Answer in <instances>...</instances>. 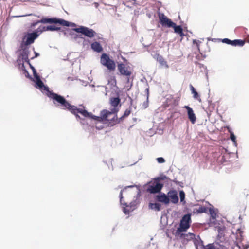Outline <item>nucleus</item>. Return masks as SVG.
I'll return each mask as SVG.
<instances>
[{"label": "nucleus", "instance_id": "nucleus-1", "mask_svg": "<svg viewBox=\"0 0 249 249\" xmlns=\"http://www.w3.org/2000/svg\"><path fill=\"white\" fill-rule=\"evenodd\" d=\"M48 96L53 100L54 104L56 102L59 103L63 107V109H68L71 113L75 115L77 118H80L78 113H80L85 117L91 118L92 113L88 112L85 109L84 107H82V108H77V107L70 104L63 96L53 92H49Z\"/></svg>", "mask_w": 249, "mask_h": 249}, {"label": "nucleus", "instance_id": "nucleus-2", "mask_svg": "<svg viewBox=\"0 0 249 249\" xmlns=\"http://www.w3.org/2000/svg\"><path fill=\"white\" fill-rule=\"evenodd\" d=\"M131 111L132 108L129 107L125 110L124 114L118 119L117 115L114 114L113 112L103 109L101 111L99 116H95L92 114L91 119L99 122H104L107 123L108 126H112L117 124L120 123L125 117H128Z\"/></svg>", "mask_w": 249, "mask_h": 249}, {"label": "nucleus", "instance_id": "nucleus-3", "mask_svg": "<svg viewBox=\"0 0 249 249\" xmlns=\"http://www.w3.org/2000/svg\"><path fill=\"white\" fill-rule=\"evenodd\" d=\"M39 34L37 32L25 33L21 42L20 45L22 47H28L33 44L35 40L38 37Z\"/></svg>", "mask_w": 249, "mask_h": 249}, {"label": "nucleus", "instance_id": "nucleus-4", "mask_svg": "<svg viewBox=\"0 0 249 249\" xmlns=\"http://www.w3.org/2000/svg\"><path fill=\"white\" fill-rule=\"evenodd\" d=\"M39 23H59L60 25H62L63 26H65L69 27L70 26V23L69 22L66 21L62 19H58L56 18H42L40 20H38L35 23H33L32 24V26H35L36 25H37Z\"/></svg>", "mask_w": 249, "mask_h": 249}, {"label": "nucleus", "instance_id": "nucleus-5", "mask_svg": "<svg viewBox=\"0 0 249 249\" xmlns=\"http://www.w3.org/2000/svg\"><path fill=\"white\" fill-rule=\"evenodd\" d=\"M163 187V184L160 183L157 179L148 182L146 185V191L151 194L160 192Z\"/></svg>", "mask_w": 249, "mask_h": 249}, {"label": "nucleus", "instance_id": "nucleus-6", "mask_svg": "<svg viewBox=\"0 0 249 249\" xmlns=\"http://www.w3.org/2000/svg\"><path fill=\"white\" fill-rule=\"evenodd\" d=\"M101 63L106 67L110 71H114L115 70V63L114 61L109 58L108 55L103 53L100 59Z\"/></svg>", "mask_w": 249, "mask_h": 249}, {"label": "nucleus", "instance_id": "nucleus-7", "mask_svg": "<svg viewBox=\"0 0 249 249\" xmlns=\"http://www.w3.org/2000/svg\"><path fill=\"white\" fill-rule=\"evenodd\" d=\"M191 222V214L184 215L180 221V227L178 229V231L179 232L186 231V230L189 228Z\"/></svg>", "mask_w": 249, "mask_h": 249}, {"label": "nucleus", "instance_id": "nucleus-8", "mask_svg": "<svg viewBox=\"0 0 249 249\" xmlns=\"http://www.w3.org/2000/svg\"><path fill=\"white\" fill-rule=\"evenodd\" d=\"M117 69L121 75L126 76L128 78L132 73L131 67L123 63L118 64Z\"/></svg>", "mask_w": 249, "mask_h": 249}, {"label": "nucleus", "instance_id": "nucleus-9", "mask_svg": "<svg viewBox=\"0 0 249 249\" xmlns=\"http://www.w3.org/2000/svg\"><path fill=\"white\" fill-rule=\"evenodd\" d=\"M74 30L77 33H82L85 36L90 38L94 37L95 34V32L93 30L84 26H81L79 28H75Z\"/></svg>", "mask_w": 249, "mask_h": 249}, {"label": "nucleus", "instance_id": "nucleus-10", "mask_svg": "<svg viewBox=\"0 0 249 249\" xmlns=\"http://www.w3.org/2000/svg\"><path fill=\"white\" fill-rule=\"evenodd\" d=\"M20 48L22 51L20 56L22 59V65L23 66V63L24 62L27 63L29 65H30V61L28 58L29 54V48L25 47H22L21 46Z\"/></svg>", "mask_w": 249, "mask_h": 249}, {"label": "nucleus", "instance_id": "nucleus-11", "mask_svg": "<svg viewBox=\"0 0 249 249\" xmlns=\"http://www.w3.org/2000/svg\"><path fill=\"white\" fill-rule=\"evenodd\" d=\"M167 195L171 203L177 204L178 202V197L177 191L175 190H170L168 192Z\"/></svg>", "mask_w": 249, "mask_h": 249}, {"label": "nucleus", "instance_id": "nucleus-12", "mask_svg": "<svg viewBox=\"0 0 249 249\" xmlns=\"http://www.w3.org/2000/svg\"><path fill=\"white\" fill-rule=\"evenodd\" d=\"M155 59L157 61L159 62L160 66L162 68H168L169 66L167 64V62L164 59V58L160 55V54H157L155 56Z\"/></svg>", "mask_w": 249, "mask_h": 249}, {"label": "nucleus", "instance_id": "nucleus-13", "mask_svg": "<svg viewBox=\"0 0 249 249\" xmlns=\"http://www.w3.org/2000/svg\"><path fill=\"white\" fill-rule=\"evenodd\" d=\"M156 197L157 201L163 203L165 205L168 204L170 202V199H169L168 195H166L164 193L157 195Z\"/></svg>", "mask_w": 249, "mask_h": 249}, {"label": "nucleus", "instance_id": "nucleus-14", "mask_svg": "<svg viewBox=\"0 0 249 249\" xmlns=\"http://www.w3.org/2000/svg\"><path fill=\"white\" fill-rule=\"evenodd\" d=\"M184 107L187 110L188 118L189 119L190 121L193 124L195 123V122L196 121V117L194 113L192 108H191L188 106H185Z\"/></svg>", "mask_w": 249, "mask_h": 249}, {"label": "nucleus", "instance_id": "nucleus-15", "mask_svg": "<svg viewBox=\"0 0 249 249\" xmlns=\"http://www.w3.org/2000/svg\"><path fill=\"white\" fill-rule=\"evenodd\" d=\"M196 206H199L198 207L194 208L193 210V213L194 214H199L202 213H206L207 212V208L203 206H199L196 205Z\"/></svg>", "mask_w": 249, "mask_h": 249}, {"label": "nucleus", "instance_id": "nucleus-16", "mask_svg": "<svg viewBox=\"0 0 249 249\" xmlns=\"http://www.w3.org/2000/svg\"><path fill=\"white\" fill-rule=\"evenodd\" d=\"M36 79V88H38L39 89H43V90H47L48 89V88L44 86L43 83L41 80L40 77L39 75H37L35 77H34Z\"/></svg>", "mask_w": 249, "mask_h": 249}, {"label": "nucleus", "instance_id": "nucleus-17", "mask_svg": "<svg viewBox=\"0 0 249 249\" xmlns=\"http://www.w3.org/2000/svg\"><path fill=\"white\" fill-rule=\"evenodd\" d=\"M202 249H222V246L219 245L217 243H213L208 244L207 245L202 246Z\"/></svg>", "mask_w": 249, "mask_h": 249}, {"label": "nucleus", "instance_id": "nucleus-18", "mask_svg": "<svg viewBox=\"0 0 249 249\" xmlns=\"http://www.w3.org/2000/svg\"><path fill=\"white\" fill-rule=\"evenodd\" d=\"M193 241L196 249H198V247H200V248L202 249V246H203V241L201 240L199 236H196Z\"/></svg>", "mask_w": 249, "mask_h": 249}, {"label": "nucleus", "instance_id": "nucleus-19", "mask_svg": "<svg viewBox=\"0 0 249 249\" xmlns=\"http://www.w3.org/2000/svg\"><path fill=\"white\" fill-rule=\"evenodd\" d=\"M91 48L93 50L98 53H100L103 51V48L101 44L96 41L91 44Z\"/></svg>", "mask_w": 249, "mask_h": 249}, {"label": "nucleus", "instance_id": "nucleus-20", "mask_svg": "<svg viewBox=\"0 0 249 249\" xmlns=\"http://www.w3.org/2000/svg\"><path fill=\"white\" fill-rule=\"evenodd\" d=\"M196 235L192 233H188L187 234H182L181 237L185 239L187 241L193 240L195 238Z\"/></svg>", "mask_w": 249, "mask_h": 249}, {"label": "nucleus", "instance_id": "nucleus-21", "mask_svg": "<svg viewBox=\"0 0 249 249\" xmlns=\"http://www.w3.org/2000/svg\"><path fill=\"white\" fill-rule=\"evenodd\" d=\"M120 103V99L119 97H112L110 99V103L111 106L115 107Z\"/></svg>", "mask_w": 249, "mask_h": 249}, {"label": "nucleus", "instance_id": "nucleus-22", "mask_svg": "<svg viewBox=\"0 0 249 249\" xmlns=\"http://www.w3.org/2000/svg\"><path fill=\"white\" fill-rule=\"evenodd\" d=\"M190 89H191L192 93L193 94V97L195 99H197L200 102H201V99L199 95H198V93L196 90V89L194 88V87L192 85H190Z\"/></svg>", "mask_w": 249, "mask_h": 249}, {"label": "nucleus", "instance_id": "nucleus-23", "mask_svg": "<svg viewBox=\"0 0 249 249\" xmlns=\"http://www.w3.org/2000/svg\"><path fill=\"white\" fill-rule=\"evenodd\" d=\"M245 44V40L235 39L232 41V46H243Z\"/></svg>", "mask_w": 249, "mask_h": 249}, {"label": "nucleus", "instance_id": "nucleus-24", "mask_svg": "<svg viewBox=\"0 0 249 249\" xmlns=\"http://www.w3.org/2000/svg\"><path fill=\"white\" fill-rule=\"evenodd\" d=\"M168 100L172 102V104L174 106H177L178 105L180 101V97L174 98L173 96H171L169 98H168Z\"/></svg>", "mask_w": 249, "mask_h": 249}, {"label": "nucleus", "instance_id": "nucleus-25", "mask_svg": "<svg viewBox=\"0 0 249 249\" xmlns=\"http://www.w3.org/2000/svg\"><path fill=\"white\" fill-rule=\"evenodd\" d=\"M159 18L160 20V22L161 25L163 23H164L166 20H168L169 19L168 17L163 13L159 14Z\"/></svg>", "mask_w": 249, "mask_h": 249}, {"label": "nucleus", "instance_id": "nucleus-26", "mask_svg": "<svg viewBox=\"0 0 249 249\" xmlns=\"http://www.w3.org/2000/svg\"><path fill=\"white\" fill-rule=\"evenodd\" d=\"M149 207L151 209H154L156 211H160L161 209V205L159 203H150Z\"/></svg>", "mask_w": 249, "mask_h": 249}, {"label": "nucleus", "instance_id": "nucleus-27", "mask_svg": "<svg viewBox=\"0 0 249 249\" xmlns=\"http://www.w3.org/2000/svg\"><path fill=\"white\" fill-rule=\"evenodd\" d=\"M172 28H173L174 29V32L177 34H182V31H183V29L181 26L180 25H177L175 23V25H173Z\"/></svg>", "mask_w": 249, "mask_h": 249}, {"label": "nucleus", "instance_id": "nucleus-28", "mask_svg": "<svg viewBox=\"0 0 249 249\" xmlns=\"http://www.w3.org/2000/svg\"><path fill=\"white\" fill-rule=\"evenodd\" d=\"M162 25V26L170 28L172 27L173 25H175V23L169 18L168 20H166L164 23H163Z\"/></svg>", "mask_w": 249, "mask_h": 249}, {"label": "nucleus", "instance_id": "nucleus-29", "mask_svg": "<svg viewBox=\"0 0 249 249\" xmlns=\"http://www.w3.org/2000/svg\"><path fill=\"white\" fill-rule=\"evenodd\" d=\"M60 29V27H56L53 25H50L46 27V29L48 30V31H59Z\"/></svg>", "mask_w": 249, "mask_h": 249}, {"label": "nucleus", "instance_id": "nucleus-30", "mask_svg": "<svg viewBox=\"0 0 249 249\" xmlns=\"http://www.w3.org/2000/svg\"><path fill=\"white\" fill-rule=\"evenodd\" d=\"M225 230L224 227H218L217 228V231L218 232V236L219 237H222V236H224V234H223L224 230Z\"/></svg>", "mask_w": 249, "mask_h": 249}, {"label": "nucleus", "instance_id": "nucleus-31", "mask_svg": "<svg viewBox=\"0 0 249 249\" xmlns=\"http://www.w3.org/2000/svg\"><path fill=\"white\" fill-rule=\"evenodd\" d=\"M232 41L228 38H224L222 39V42L227 44L231 45L232 46Z\"/></svg>", "mask_w": 249, "mask_h": 249}, {"label": "nucleus", "instance_id": "nucleus-32", "mask_svg": "<svg viewBox=\"0 0 249 249\" xmlns=\"http://www.w3.org/2000/svg\"><path fill=\"white\" fill-rule=\"evenodd\" d=\"M179 196H180V201L181 202H182L184 200L185 196V193L183 191H180L179 192Z\"/></svg>", "mask_w": 249, "mask_h": 249}, {"label": "nucleus", "instance_id": "nucleus-33", "mask_svg": "<svg viewBox=\"0 0 249 249\" xmlns=\"http://www.w3.org/2000/svg\"><path fill=\"white\" fill-rule=\"evenodd\" d=\"M108 82L111 83L112 84L116 85V80L115 77L114 76L110 77V79H108Z\"/></svg>", "mask_w": 249, "mask_h": 249}, {"label": "nucleus", "instance_id": "nucleus-34", "mask_svg": "<svg viewBox=\"0 0 249 249\" xmlns=\"http://www.w3.org/2000/svg\"><path fill=\"white\" fill-rule=\"evenodd\" d=\"M29 65H30L31 69H32V70L33 71L34 76L35 77L37 75H38L36 72V70L35 69V68L31 64Z\"/></svg>", "mask_w": 249, "mask_h": 249}, {"label": "nucleus", "instance_id": "nucleus-35", "mask_svg": "<svg viewBox=\"0 0 249 249\" xmlns=\"http://www.w3.org/2000/svg\"><path fill=\"white\" fill-rule=\"evenodd\" d=\"M230 138L233 142H236V137L234 134L231 132H230Z\"/></svg>", "mask_w": 249, "mask_h": 249}, {"label": "nucleus", "instance_id": "nucleus-36", "mask_svg": "<svg viewBox=\"0 0 249 249\" xmlns=\"http://www.w3.org/2000/svg\"><path fill=\"white\" fill-rule=\"evenodd\" d=\"M157 160L159 163H163L165 162V160L162 157L158 158L157 159Z\"/></svg>", "mask_w": 249, "mask_h": 249}, {"label": "nucleus", "instance_id": "nucleus-37", "mask_svg": "<svg viewBox=\"0 0 249 249\" xmlns=\"http://www.w3.org/2000/svg\"><path fill=\"white\" fill-rule=\"evenodd\" d=\"M148 106V97H147L146 101L145 102H144L143 103V107L144 108H146Z\"/></svg>", "mask_w": 249, "mask_h": 249}, {"label": "nucleus", "instance_id": "nucleus-38", "mask_svg": "<svg viewBox=\"0 0 249 249\" xmlns=\"http://www.w3.org/2000/svg\"><path fill=\"white\" fill-rule=\"evenodd\" d=\"M124 190V189H123V190H121V192H120V195H119V196H120V202L122 204V201H123V191Z\"/></svg>", "mask_w": 249, "mask_h": 249}, {"label": "nucleus", "instance_id": "nucleus-39", "mask_svg": "<svg viewBox=\"0 0 249 249\" xmlns=\"http://www.w3.org/2000/svg\"><path fill=\"white\" fill-rule=\"evenodd\" d=\"M210 213L212 215V217L213 218H215L216 216V213L214 212H212L211 210H210Z\"/></svg>", "mask_w": 249, "mask_h": 249}, {"label": "nucleus", "instance_id": "nucleus-40", "mask_svg": "<svg viewBox=\"0 0 249 249\" xmlns=\"http://www.w3.org/2000/svg\"><path fill=\"white\" fill-rule=\"evenodd\" d=\"M46 31H48V30L46 29V27H45V26L43 27L41 29H40V33H41L42 32Z\"/></svg>", "mask_w": 249, "mask_h": 249}, {"label": "nucleus", "instance_id": "nucleus-41", "mask_svg": "<svg viewBox=\"0 0 249 249\" xmlns=\"http://www.w3.org/2000/svg\"><path fill=\"white\" fill-rule=\"evenodd\" d=\"M178 35H179V36L182 37L183 38V36H184V34L183 32V31H182V34H178Z\"/></svg>", "mask_w": 249, "mask_h": 249}, {"label": "nucleus", "instance_id": "nucleus-42", "mask_svg": "<svg viewBox=\"0 0 249 249\" xmlns=\"http://www.w3.org/2000/svg\"><path fill=\"white\" fill-rule=\"evenodd\" d=\"M35 57H36L39 56V53L36 52H35Z\"/></svg>", "mask_w": 249, "mask_h": 249}, {"label": "nucleus", "instance_id": "nucleus-43", "mask_svg": "<svg viewBox=\"0 0 249 249\" xmlns=\"http://www.w3.org/2000/svg\"><path fill=\"white\" fill-rule=\"evenodd\" d=\"M96 128L98 129H101L102 128H103V127H98V126H96Z\"/></svg>", "mask_w": 249, "mask_h": 249}, {"label": "nucleus", "instance_id": "nucleus-44", "mask_svg": "<svg viewBox=\"0 0 249 249\" xmlns=\"http://www.w3.org/2000/svg\"><path fill=\"white\" fill-rule=\"evenodd\" d=\"M18 62L19 64H20V63H21V60H20V59H18Z\"/></svg>", "mask_w": 249, "mask_h": 249}, {"label": "nucleus", "instance_id": "nucleus-45", "mask_svg": "<svg viewBox=\"0 0 249 249\" xmlns=\"http://www.w3.org/2000/svg\"><path fill=\"white\" fill-rule=\"evenodd\" d=\"M222 249H227L225 247L222 246Z\"/></svg>", "mask_w": 249, "mask_h": 249}]
</instances>
